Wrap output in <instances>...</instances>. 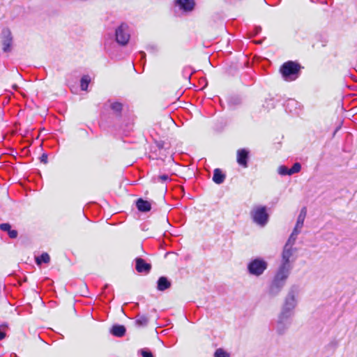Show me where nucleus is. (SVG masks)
Masks as SVG:
<instances>
[{
    "label": "nucleus",
    "mask_w": 357,
    "mask_h": 357,
    "mask_svg": "<svg viewBox=\"0 0 357 357\" xmlns=\"http://www.w3.org/2000/svg\"><path fill=\"white\" fill-rule=\"evenodd\" d=\"M291 269L284 266H278L268 289L269 296L275 297L281 292L287 283Z\"/></svg>",
    "instance_id": "obj_1"
},
{
    "label": "nucleus",
    "mask_w": 357,
    "mask_h": 357,
    "mask_svg": "<svg viewBox=\"0 0 357 357\" xmlns=\"http://www.w3.org/2000/svg\"><path fill=\"white\" fill-rule=\"evenodd\" d=\"M296 306L297 300L296 298V291L294 289H290L284 300L279 314L294 317V310Z\"/></svg>",
    "instance_id": "obj_2"
},
{
    "label": "nucleus",
    "mask_w": 357,
    "mask_h": 357,
    "mask_svg": "<svg viewBox=\"0 0 357 357\" xmlns=\"http://www.w3.org/2000/svg\"><path fill=\"white\" fill-rule=\"evenodd\" d=\"M300 66L294 61H287L280 68V73L287 81L294 80L297 78Z\"/></svg>",
    "instance_id": "obj_3"
},
{
    "label": "nucleus",
    "mask_w": 357,
    "mask_h": 357,
    "mask_svg": "<svg viewBox=\"0 0 357 357\" xmlns=\"http://www.w3.org/2000/svg\"><path fill=\"white\" fill-rule=\"evenodd\" d=\"M251 217L255 223L260 227H264L268 221V214L266 206H258L253 208L250 212Z\"/></svg>",
    "instance_id": "obj_4"
},
{
    "label": "nucleus",
    "mask_w": 357,
    "mask_h": 357,
    "mask_svg": "<svg viewBox=\"0 0 357 357\" xmlns=\"http://www.w3.org/2000/svg\"><path fill=\"white\" fill-rule=\"evenodd\" d=\"M267 262L261 258H256L251 260L248 264V273L255 276H260L266 270Z\"/></svg>",
    "instance_id": "obj_5"
},
{
    "label": "nucleus",
    "mask_w": 357,
    "mask_h": 357,
    "mask_svg": "<svg viewBox=\"0 0 357 357\" xmlns=\"http://www.w3.org/2000/svg\"><path fill=\"white\" fill-rule=\"evenodd\" d=\"M293 317L279 314L274 327L276 333L279 335H284L290 328Z\"/></svg>",
    "instance_id": "obj_6"
},
{
    "label": "nucleus",
    "mask_w": 357,
    "mask_h": 357,
    "mask_svg": "<svg viewBox=\"0 0 357 357\" xmlns=\"http://www.w3.org/2000/svg\"><path fill=\"white\" fill-rule=\"evenodd\" d=\"M115 38L116 43L121 46L128 44L130 38V31L128 24L122 23L116 29Z\"/></svg>",
    "instance_id": "obj_7"
},
{
    "label": "nucleus",
    "mask_w": 357,
    "mask_h": 357,
    "mask_svg": "<svg viewBox=\"0 0 357 357\" xmlns=\"http://www.w3.org/2000/svg\"><path fill=\"white\" fill-rule=\"evenodd\" d=\"M296 249L288 245H284L282 253V260L280 266L292 268V264L290 261V258L292 257Z\"/></svg>",
    "instance_id": "obj_8"
},
{
    "label": "nucleus",
    "mask_w": 357,
    "mask_h": 357,
    "mask_svg": "<svg viewBox=\"0 0 357 357\" xmlns=\"http://www.w3.org/2000/svg\"><path fill=\"white\" fill-rule=\"evenodd\" d=\"M3 36V50L5 52H8L11 50V45L13 42V37L11 31L8 29H4L2 31Z\"/></svg>",
    "instance_id": "obj_9"
},
{
    "label": "nucleus",
    "mask_w": 357,
    "mask_h": 357,
    "mask_svg": "<svg viewBox=\"0 0 357 357\" xmlns=\"http://www.w3.org/2000/svg\"><path fill=\"white\" fill-rule=\"evenodd\" d=\"M135 268L138 273H149L151 269V265L146 263L143 259L137 257L135 259Z\"/></svg>",
    "instance_id": "obj_10"
},
{
    "label": "nucleus",
    "mask_w": 357,
    "mask_h": 357,
    "mask_svg": "<svg viewBox=\"0 0 357 357\" xmlns=\"http://www.w3.org/2000/svg\"><path fill=\"white\" fill-rule=\"evenodd\" d=\"M175 3L185 12L192 11L195 6V0H175Z\"/></svg>",
    "instance_id": "obj_11"
},
{
    "label": "nucleus",
    "mask_w": 357,
    "mask_h": 357,
    "mask_svg": "<svg viewBox=\"0 0 357 357\" xmlns=\"http://www.w3.org/2000/svg\"><path fill=\"white\" fill-rule=\"evenodd\" d=\"M248 155L249 152L245 149L237 151V162L239 165L245 168L248 167Z\"/></svg>",
    "instance_id": "obj_12"
},
{
    "label": "nucleus",
    "mask_w": 357,
    "mask_h": 357,
    "mask_svg": "<svg viewBox=\"0 0 357 357\" xmlns=\"http://www.w3.org/2000/svg\"><path fill=\"white\" fill-rule=\"evenodd\" d=\"M307 215L306 207H303L300 211V213L297 218L296 225L294 228V230L301 232V228L303 226L304 220Z\"/></svg>",
    "instance_id": "obj_13"
},
{
    "label": "nucleus",
    "mask_w": 357,
    "mask_h": 357,
    "mask_svg": "<svg viewBox=\"0 0 357 357\" xmlns=\"http://www.w3.org/2000/svg\"><path fill=\"white\" fill-rule=\"evenodd\" d=\"M171 287V282L167 277L161 276L157 282V289L158 291H163Z\"/></svg>",
    "instance_id": "obj_14"
},
{
    "label": "nucleus",
    "mask_w": 357,
    "mask_h": 357,
    "mask_svg": "<svg viewBox=\"0 0 357 357\" xmlns=\"http://www.w3.org/2000/svg\"><path fill=\"white\" fill-rule=\"evenodd\" d=\"M137 209L141 212H148L151 208V203L146 200L139 198L136 202Z\"/></svg>",
    "instance_id": "obj_15"
},
{
    "label": "nucleus",
    "mask_w": 357,
    "mask_h": 357,
    "mask_svg": "<svg viewBox=\"0 0 357 357\" xmlns=\"http://www.w3.org/2000/svg\"><path fill=\"white\" fill-rule=\"evenodd\" d=\"M126 328L123 325H114L110 329V333L116 337H123L126 333Z\"/></svg>",
    "instance_id": "obj_16"
},
{
    "label": "nucleus",
    "mask_w": 357,
    "mask_h": 357,
    "mask_svg": "<svg viewBox=\"0 0 357 357\" xmlns=\"http://www.w3.org/2000/svg\"><path fill=\"white\" fill-rule=\"evenodd\" d=\"M225 175L220 169H215L213 172V181L216 184H221L225 181Z\"/></svg>",
    "instance_id": "obj_17"
},
{
    "label": "nucleus",
    "mask_w": 357,
    "mask_h": 357,
    "mask_svg": "<svg viewBox=\"0 0 357 357\" xmlns=\"http://www.w3.org/2000/svg\"><path fill=\"white\" fill-rule=\"evenodd\" d=\"M339 343L338 341L336 340H333L331 341L328 344H327L324 348L326 350L328 351L329 353L333 354L336 349L338 347Z\"/></svg>",
    "instance_id": "obj_18"
},
{
    "label": "nucleus",
    "mask_w": 357,
    "mask_h": 357,
    "mask_svg": "<svg viewBox=\"0 0 357 357\" xmlns=\"http://www.w3.org/2000/svg\"><path fill=\"white\" fill-rule=\"evenodd\" d=\"M300 234L299 231H297L293 229L289 239L287 240L286 244L284 245H288V247L293 248L294 244L296 240L297 236Z\"/></svg>",
    "instance_id": "obj_19"
},
{
    "label": "nucleus",
    "mask_w": 357,
    "mask_h": 357,
    "mask_svg": "<svg viewBox=\"0 0 357 357\" xmlns=\"http://www.w3.org/2000/svg\"><path fill=\"white\" fill-rule=\"evenodd\" d=\"M135 323L138 326H146L149 323V319L144 315H137Z\"/></svg>",
    "instance_id": "obj_20"
},
{
    "label": "nucleus",
    "mask_w": 357,
    "mask_h": 357,
    "mask_svg": "<svg viewBox=\"0 0 357 357\" xmlns=\"http://www.w3.org/2000/svg\"><path fill=\"white\" fill-rule=\"evenodd\" d=\"M91 82V78L89 75H84L81 79L80 87L82 91H86L89 84Z\"/></svg>",
    "instance_id": "obj_21"
},
{
    "label": "nucleus",
    "mask_w": 357,
    "mask_h": 357,
    "mask_svg": "<svg viewBox=\"0 0 357 357\" xmlns=\"http://www.w3.org/2000/svg\"><path fill=\"white\" fill-rule=\"evenodd\" d=\"M50 260L49 255L46 252L43 253L40 257H38L36 259L37 264L41 263H48Z\"/></svg>",
    "instance_id": "obj_22"
},
{
    "label": "nucleus",
    "mask_w": 357,
    "mask_h": 357,
    "mask_svg": "<svg viewBox=\"0 0 357 357\" xmlns=\"http://www.w3.org/2000/svg\"><path fill=\"white\" fill-rule=\"evenodd\" d=\"M214 357H230V354L223 349L219 348L215 350Z\"/></svg>",
    "instance_id": "obj_23"
},
{
    "label": "nucleus",
    "mask_w": 357,
    "mask_h": 357,
    "mask_svg": "<svg viewBox=\"0 0 357 357\" xmlns=\"http://www.w3.org/2000/svg\"><path fill=\"white\" fill-rule=\"evenodd\" d=\"M122 107V104L119 102H114L110 105V108L117 114H119L121 112Z\"/></svg>",
    "instance_id": "obj_24"
},
{
    "label": "nucleus",
    "mask_w": 357,
    "mask_h": 357,
    "mask_svg": "<svg viewBox=\"0 0 357 357\" xmlns=\"http://www.w3.org/2000/svg\"><path fill=\"white\" fill-rule=\"evenodd\" d=\"M301 165L299 162L294 163L291 168L289 169L290 175L299 172L301 171Z\"/></svg>",
    "instance_id": "obj_25"
},
{
    "label": "nucleus",
    "mask_w": 357,
    "mask_h": 357,
    "mask_svg": "<svg viewBox=\"0 0 357 357\" xmlns=\"http://www.w3.org/2000/svg\"><path fill=\"white\" fill-rule=\"evenodd\" d=\"M278 172L282 176L290 175L289 169L284 165H281L278 167Z\"/></svg>",
    "instance_id": "obj_26"
},
{
    "label": "nucleus",
    "mask_w": 357,
    "mask_h": 357,
    "mask_svg": "<svg viewBox=\"0 0 357 357\" xmlns=\"http://www.w3.org/2000/svg\"><path fill=\"white\" fill-rule=\"evenodd\" d=\"M140 353L142 357H153V354L147 349H141Z\"/></svg>",
    "instance_id": "obj_27"
},
{
    "label": "nucleus",
    "mask_w": 357,
    "mask_h": 357,
    "mask_svg": "<svg viewBox=\"0 0 357 357\" xmlns=\"http://www.w3.org/2000/svg\"><path fill=\"white\" fill-rule=\"evenodd\" d=\"M0 229L8 232L11 229V226L8 223H2L0 225Z\"/></svg>",
    "instance_id": "obj_28"
},
{
    "label": "nucleus",
    "mask_w": 357,
    "mask_h": 357,
    "mask_svg": "<svg viewBox=\"0 0 357 357\" xmlns=\"http://www.w3.org/2000/svg\"><path fill=\"white\" fill-rule=\"evenodd\" d=\"M169 180H170V178L167 174H162V175H160L158 176V181H160L162 183L167 182V181H169Z\"/></svg>",
    "instance_id": "obj_29"
},
{
    "label": "nucleus",
    "mask_w": 357,
    "mask_h": 357,
    "mask_svg": "<svg viewBox=\"0 0 357 357\" xmlns=\"http://www.w3.org/2000/svg\"><path fill=\"white\" fill-rule=\"evenodd\" d=\"M8 234L10 238H17V231L16 230H14V229H10L8 231Z\"/></svg>",
    "instance_id": "obj_30"
},
{
    "label": "nucleus",
    "mask_w": 357,
    "mask_h": 357,
    "mask_svg": "<svg viewBox=\"0 0 357 357\" xmlns=\"http://www.w3.org/2000/svg\"><path fill=\"white\" fill-rule=\"evenodd\" d=\"M40 162L46 164L47 162V155L43 153L40 157Z\"/></svg>",
    "instance_id": "obj_31"
},
{
    "label": "nucleus",
    "mask_w": 357,
    "mask_h": 357,
    "mask_svg": "<svg viewBox=\"0 0 357 357\" xmlns=\"http://www.w3.org/2000/svg\"><path fill=\"white\" fill-rule=\"evenodd\" d=\"M297 105V102L294 99H290L287 102V106H289V105L294 106V105Z\"/></svg>",
    "instance_id": "obj_32"
},
{
    "label": "nucleus",
    "mask_w": 357,
    "mask_h": 357,
    "mask_svg": "<svg viewBox=\"0 0 357 357\" xmlns=\"http://www.w3.org/2000/svg\"><path fill=\"white\" fill-rule=\"evenodd\" d=\"M261 30V28L260 26H257L255 28V34L259 33Z\"/></svg>",
    "instance_id": "obj_33"
},
{
    "label": "nucleus",
    "mask_w": 357,
    "mask_h": 357,
    "mask_svg": "<svg viewBox=\"0 0 357 357\" xmlns=\"http://www.w3.org/2000/svg\"><path fill=\"white\" fill-rule=\"evenodd\" d=\"M140 55L142 59H144L146 56V54L144 52H140Z\"/></svg>",
    "instance_id": "obj_34"
},
{
    "label": "nucleus",
    "mask_w": 357,
    "mask_h": 357,
    "mask_svg": "<svg viewBox=\"0 0 357 357\" xmlns=\"http://www.w3.org/2000/svg\"><path fill=\"white\" fill-rule=\"evenodd\" d=\"M107 287H108V285H107V284H106V285L104 287V289L107 288Z\"/></svg>",
    "instance_id": "obj_35"
},
{
    "label": "nucleus",
    "mask_w": 357,
    "mask_h": 357,
    "mask_svg": "<svg viewBox=\"0 0 357 357\" xmlns=\"http://www.w3.org/2000/svg\"><path fill=\"white\" fill-rule=\"evenodd\" d=\"M13 88L17 89V86L16 85H14V86H13Z\"/></svg>",
    "instance_id": "obj_36"
}]
</instances>
